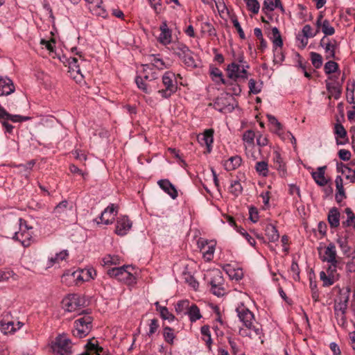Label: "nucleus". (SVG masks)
Masks as SVG:
<instances>
[{
    "instance_id": "1",
    "label": "nucleus",
    "mask_w": 355,
    "mask_h": 355,
    "mask_svg": "<svg viewBox=\"0 0 355 355\" xmlns=\"http://www.w3.org/2000/svg\"><path fill=\"white\" fill-rule=\"evenodd\" d=\"M80 318L74 321L72 333L75 337L82 338L87 336L92 329L93 318L85 311L78 313Z\"/></svg>"
},
{
    "instance_id": "2",
    "label": "nucleus",
    "mask_w": 355,
    "mask_h": 355,
    "mask_svg": "<svg viewBox=\"0 0 355 355\" xmlns=\"http://www.w3.org/2000/svg\"><path fill=\"white\" fill-rule=\"evenodd\" d=\"M162 80L164 88L159 89L158 93L162 98H168L178 90L175 74L171 71H166L162 76Z\"/></svg>"
},
{
    "instance_id": "3",
    "label": "nucleus",
    "mask_w": 355,
    "mask_h": 355,
    "mask_svg": "<svg viewBox=\"0 0 355 355\" xmlns=\"http://www.w3.org/2000/svg\"><path fill=\"white\" fill-rule=\"evenodd\" d=\"M76 54L79 55V58L70 57L67 60L69 72L70 73V76L76 82H81L83 79V75L81 72V67H85L87 63V61L83 58L80 52H76Z\"/></svg>"
},
{
    "instance_id": "4",
    "label": "nucleus",
    "mask_w": 355,
    "mask_h": 355,
    "mask_svg": "<svg viewBox=\"0 0 355 355\" xmlns=\"http://www.w3.org/2000/svg\"><path fill=\"white\" fill-rule=\"evenodd\" d=\"M32 227H28L25 220L19 219V231L16 232L12 237L14 240L18 241L22 246L28 247L33 240Z\"/></svg>"
},
{
    "instance_id": "5",
    "label": "nucleus",
    "mask_w": 355,
    "mask_h": 355,
    "mask_svg": "<svg viewBox=\"0 0 355 355\" xmlns=\"http://www.w3.org/2000/svg\"><path fill=\"white\" fill-rule=\"evenodd\" d=\"M52 349L55 355H71L72 354L71 340L65 335H59L56 337Z\"/></svg>"
},
{
    "instance_id": "6",
    "label": "nucleus",
    "mask_w": 355,
    "mask_h": 355,
    "mask_svg": "<svg viewBox=\"0 0 355 355\" xmlns=\"http://www.w3.org/2000/svg\"><path fill=\"white\" fill-rule=\"evenodd\" d=\"M239 334L242 337H248L250 339L259 340L261 344L263 343V339L262 338L263 336V329L261 325L257 322H253V323L250 324L249 328L246 327H240Z\"/></svg>"
},
{
    "instance_id": "7",
    "label": "nucleus",
    "mask_w": 355,
    "mask_h": 355,
    "mask_svg": "<svg viewBox=\"0 0 355 355\" xmlns=\"http://www.w3.org/2000/svg\"><path fill=\"white\" fill-rule=\"evenodd\" d=\"M128 266L112 268L107 270V275L111 277H115L119 281L123 282L127 284H131L135 282V277L133 275L127 270Z\"/></svg>"
},
{
    "instance_id": "8",
    "label": "nucleus",
    "mask_w": 355,
    "mask_h": 355,
    "mask_svg": "<svg viewBox=\"0 0 355 355\" xmlns=\"http://www.w3.org/2000/svg\"><path fill=\"white\" fill-rule=\"evenodd\" d=\"M249 64H239L235 62H232L227 66V71L228 77L234 80L237 79L245 80L248 78L247 69H249Z\"/></svg>"
},
{
    "instance_id": "9",
    "label": "nucleus",
    "mask_w": 355,
    "mask_h": 355,
    "mask_svg": "<svg viewBox=\"0 0 355 355\" xmlns=\"http://www.w3.org/2000/svg\"><path fill=\"white\" fill-rule=\"evenodd\" d=\"M62 307L68 312L76 311L85 304L84 299L78 294H71L62 302Z\"/></svg>"
},
{
    "instance_id": "10",
    "label": "nucleus",
    "mask_w": 355,
    "mask_h": 355,
    "mask_svg": "<svg viewBox=\"0 0 355 355\" xmlns=\"http://www.w3.org/2000/svg\"><path fill=\"white\" fill-rule=\"evenodd\" d=\"M236 311L239 320L243 323V327L249 328L251 323L255 322L254 315L245 306L241 305L236 308Z\"/></svg>"
},
{
    "instance_id": "11",
    "label": "nucleus",
    "mask_w": 355,
    "mask_h": 355,
    "mask_svg": "<svg viewBox=\"0 0 355 355\" xmlns=\"http://www.w3.org/2000/svg\"><path fill=\"white\" fill-rule=\"evenodd\" d=\"M132 226V222L127 216H121L117 218L116 222L115 233L119 236H125Z\"/></svg>"
},
{
    "instance_id": "12",
    "label": "nucleus",
    "mask_w": 355,
    "mask_h": 355,
    "mask_svg": "<svg viewBox=\"0 0 355 355\" xmlns=\"http://www.w3.org/2000/svg\"><path fill=\"white\" fill-rule=\"evenodd\" d=\"M118 206L114 204H110L104 211L101 213L100 220H96L97 224L103 223L105 225H110L113 223L114 216L117 214Z\"/></svg>"
},
{
    "instance_id": "13",
    "label": "nucleus",
    "mask_w": 355,
    "mask_h": 355,
    "mask_svg": "<svg viewBox=\"0 0 355 355\" xmlns=\"http://www.w3.org/2000/svg\"><path fill=\"white\" fill-rule=\"evenodd\" d=\"M320 46L324 49V52L326 53L325 58L327 60L335 58L336 48L337 46L336 40H331L324 36L320 42Z\"/></svg>"
},
{
    "instance_id": "14",
    "label": "nucleus",
    "mask_w": 355,
    "mask_h": 355,
    "mask_svg": "<svg viewBox=\"0 0 355 355\" xmlns=\"http://www.w3.org/2000/svg\"><path fill=\"white\" fill-rule=\"evenodd\" d=\"M214 133L213 129H207L202 134L198 135V141L201 146H206L207 152L209 153L211 151L212 144L214 141Z\"/></svg>"
},
{
    "instance_id": "15",
    "label": "nucleus",
    "mask_w": 355,
    "mask_h": 355,
    "mask_svg": "<svg viewBox=\"0 0 355 355\" xmlns=\"http://www.w3.org/2000/svg\"><path fill=\"white\" fill-rule=\"evenodd\" d=\"M159 30L161 33L157 38L159 42L163 45L169 44L172 40V31L168 27L166 21H162Z\"/></svg>"
},
{
    "instance_id": "16",
    "label": "nucleus",
    "mask_w": 355,
    "mask_h": 355,
    "mask_svg": "<svg viewBox=\"0 0 355 355\" xmlns=\"http://www.w3.org/2000/svg\"><path fill=\"white\" fill-rule=\"evenodd\" d=\"M159 187L170 197L175 200L178 196V191L175 186L167 179L160 180L157 182Z\"/></svg>"
},
{
    "instance_id": "17",
    "label": "nucleus",
    "mask_w": 355,
    "mask_h": 355,
    "mask_svg": "<svg viewBox=\"0 0 355 355\" xmlns=\"http://www.w3.org/2000/svg\"><path fill=\"white\" fill-rule=\"evenodd\" d=\"M24 326L21 322H17L16 324L13 321H1L0 329L1 331L5 334H14L17 330L20 329Z\"/></svg>"
},
{
    "instance_id": "18",
    "label": "nucleus",
    "mask_w": 355,
    "mask_h": 355,
    "mask_svg": "<svg viewBox=\"0 0 355 355\" xmlns=\"http://www.w3.org/2000/svg\"><path fill=\"white\" fill-rule=\"evenodd\" d=\"M334 134L336 135L337 145H345L348 143L349 140L347 137V131L341 123H337L335 124Z\"/></svg>"
},
{
    "instance_id": "19",
    "label": "nucleus",
    "mask_w": 355,
    "mask_h": 355,
    "mask_svg": "<svg viewBox=\"0 0 355 355\" xmlns=\"http://www.w3.org/2000/svg\"><path fill=\"white\" fill-rule=\"evenodd\" d=\"M15 90L13 82L11 79L0 76V96H8Z\"/></svg>"
},
{
    "instance_id": "20",
    "label": "nucleus",
    "mask_w": 355,
    "mask_h": 355,
    "mask_svg": "<svg viewBox=\"0 0 355 355\" xmlns=\"http://www.w3.org/2000/svg\"><path fill=\"white\" fill-rule=\"evenodd\" d=\"M146 60L148 62V64H151V67L153 69L157 68L159 70H163L169 67V65L165 63V62L160 58L159 55H148L146 58Z\"/></svg>"
},
{
    "instance_id": "21",
    "label": "nucleus",
    "mask_w": 355,
    "mask_h": 355,
    "mask_svg": "<svg viewBox=\"0 0 355 355\" xmlns=\"http://www.w3.org/2000/svg\"><path fill=\"white\" fill-rule=\"evenodd\" d=\"M323 16L322 15H320L318 17L316 21V26L318 28L321 27L322 33L324 34V36L332 35L335 33L334 28L331 26L330 22L327 19H324L322 21Z\"/></svg>"
},
{
    "instance_id": "22",
    "label": "nucleus",
    "mask_w": 355,
    "mask_h": 355,
    "mask_svg": "<svg viewBox=\"0 0 355 355\" xmlns=\"http://www.w3.org/2000/svg\"><path fill=\"white\" fill-rule=\"evenodd\" d=\"M340 213L337 207L329 209L327 215L328 223L332 229L337 228L340 225Z\"/></svg>"
},
{
    "instance_id": "23",
    "label": "nucleus",
    "mask_w": 355,
    "mask_h": 355,
    "mask_svg": "<svg viewBox=\"0 0 355 355\" xmlns=\"http://www.w3.org/2000/svg\"><path fill=\"white\" fill-rule=\"evenodd\" d=\"M335 183L337 190V192L335 196V199L338 203H340L343 201V199L346 198L347 197L343 188V181L341 176H336Z\"/></svg>"
},
{
    "instance_id": "24",
    "label": "nucleus",
    "mask_w": 355,
    "mask_h": 355,
    "mask_svg": "<svg viewBox=\"0 0 355 355\" xmlns=\"http://www.w3.org/2000/svg\"><path fill=\"white\" fill-rule=\"evenodd\" d=\"M326 166H320L317 171L312 172L311 176L317 184L319 186H324L327 184L328 180L324 177Z\"/></svg>"
},
{
    "instance_id": "25",
    "label": "nucleus",
    "mask_w": 355,
    "mask_h": 355,
    "mask_svg": "<svg viewBox=\"0 0 355 355\" xmlns=\"http://www.w3.org/2000/svg\"><path fill=\"white\" fill-rule=\"evenodd\" d=\"M142 73L140 77H143L146 81H152L157 78V73L154 71L150 64H142Z\"/></svg>"
},
{
    "instance_id": "26",
    "label": "nucleus",
    "mask_w": 355,
    "mask_h": 355,
    "mask_svg": "<svg viewBox=\"0 0 355 355\" xmlns=\"http://www.w3.org/2000/svg\"><path fill=\"white\" fill-rule=\"evenodd\" d=\"M241 162L242 159L240 156H233L225 162L224 167L228 171H234L240 166Z\"/></svg>"
},
{
    "instance_id": "27",
    "label": "nucleus",
    "mask_w": 355,
    "mask_h": 355,
    "mask_svg": "<svg viewBox=\"0 0 355 355\" xmlns=\"http://www.w3.org/2000/svg\"><path fill=\"white\" fill-rule=\"evenodd\" d=\"M230 103L228 102V99L224 97L217 98L214 103V107L221 112H225L227 110H233L234 106L230 108Z\"/></svg>"
},
{
    "instance_id": "28",
    "label": "nucleus",
    "mask_w": 355,
    "mask_h": 355,
    "mask_svg": "<svg viewBox=\"0 0 355 355\" xmlns=\"http://www.w3.org/2000/svg\"><path fill=\"white\" fill-rule=\"evenodd\" d=\"M266 236L270 242L277 241L279 234L276 227L272 224H268L265 228Z\"/></svg>"
},
{
    "instance_id": "29",
    "label": "nucleus",
    "mask_w": 355,
    "mask_h": 355,
    "mask_svg": "<svg viewBox=\"0 0 355 355\" xmlns=\"http://www.w3.org/2000/svg\"><path fill=\"white\" fill-rule=\"evenodd\" d=\"M180 60L184 62L187 67L190 69H195L198 67V64L193 57V53L190 50L186 53Z\"/></svg>"
},
{
    "instance_id": "30",
    "label": "nucleus",
    "mask_w": 355,
    "mask_h": 355,
    "mask_svg": "<svg viewBox=\"0 0 355 355\" xmlns=\"http://www.w3.org/2000/svg\"><path fill=\"white\" fill-rule=\"evenodd\" d=\"M337 256L336 245L333 243H330L324 250V255L322 258V261L327 263L335 259Z\"/></svg>"
},
{
    "instance_id": "31",
    "label": "nucleus",
    "mask_w": 355,
    "mask_h": 355,
    "mask_svg": "<svg viewBox=\"0 0 355 355\" xmlns=\"http://www.w3.org/2000/svg\"><path fill=\"white\" fill-rule=\"evenodd\" d=\"M187 315L189 316V320L191 322H195L202 318L200 309L198 307V306L195 304H192L191 305H190L189 309H188V311L187 313Z\"/></svg>"
},
{
    "instance_id": "32",
    "label": "nucleus",
    "mask_w": 355,
    "mask_h": 355,
    "mask_svg": "<svg viewBox=\"0 0 355 355\" xmlns=\"http://www.w3.org/2000/svg\"><path fill=\"white\" fill-rule=\"evenodd\" d=\"M190 306V302L187 300H180L175 306L178 315H186Z\"/></svg>"
},
{
    "instance_id": "33",
    "label": "nucleus",
    "mask_w": 355,
    "mask_h": 355,
    "mask_svg": "<svg viewBox=\"0 0 355 355\" xmlns=\"http://www.w3.org/2000/svg\"><path fill=\"white\" fill-rule=\"evenodd\" d=\"M68 257L67 250H62L57 253L54 257L49 259L46 264L47 268L52 267L55 263H58L60 261L64 260Z\"/></svg>"
},
{
    "instance_id": "34",
    "label": "nucleus",
    "mask_w": 355,
    "mask_h": 355,
    "mask_svg": "<svg viewBox=\"0 0 355 355\" xmlns=\"http://www.w3.org/2000/svg\"><path fill=\"white\" fill-rule=\"evenodd\" d=\"M209 283L211 287L223 285L224 279L221 272L219 270H216L212 272Z\"/></svg>"
},
{
    "instance_id": "35",
    "label": "nucleus",
    "mask_w": 355,
    "mask_h": 355,
    "mask_svg": "<svg viewBox=\"0 0 355 355\" xmlns=\"http://www.w3.org/2000/svg\"><path fill=\"white\" fill-rule=\"evenodd\" d=\"M277 8H279L282 10H284L280 0H264L263 6V11L267 10L271 12Z\"/></svg>"
},
{
    "instance_id": "36",
    "label": "nucleus",
    "mask_w": 355,
    "mask_h": 355,
    "mask_svg": "<svg viewBox=\"0 0 355 355\" xmlns=\"http://www.w3.org/2000/svg\"><path fill=\"white\" fill-rule=\"evenodd\" d=\"M345 214H347V218L346 220L343 221L342 225L343 227H347L352 226L354 229H355V214L351 208H346L345 210Z\"/></svg>"
},
{
    "instance_id": "37",
    "label": "nucleus",
    "mask_w": 355,
    "mask_h": 355,
    "mask_svg": "<svg viewBox=\"0 0 355 355\" xmlns=\"http://www.w3.org/2000/svg\"><path fill=\"white\" fill-rule=\"evenodd\" d=\"M157 310L159 311L160 315L164 320L171 322L175 320V316L171 313L166 306H162L158 302L155 303Z\"/></svg>"
},
{
    "instance_id": "38",
    "label": "nucleus",
    "mask_w": 355,
    "mask_h": 355,
    "mask_svg": "<svg viewBox=\"0 0 355 355\" xmlns=\"http://www.w3.org/2000/svg\"><path fill=\"white\" fill-rule=\"evenodd\" d=\"M229 191L234 197H238L239 195H241L243 191V187L240 181L238 180H232L230 187L229 188Z\"/></svg>"
},
{
    "instance_id": "39",
    "label": "nucleus",
    "mask_w": 355,
    "mask_h": 355,
    "mask_svg": "<svg viewBox=\"0 0 355 355\" xmlns=\"http://www.w3.org/2000/svg\"><path fill=\"white\" fill-rule=\"evenodd\" d=\"M200 250L206 261H211L212 259L215 250V248L213 245L206 243V245L202 246Z\"/></svg>"
},
{
    "instance_id": "40",
    "label": "nucleus",
    "mask_w": 355,
    "mask_h": 355,
    "mask_svg": "<svg viewBox=\"0 0 355 355\" xmlns=\"http://www.w3.org/2000/svg\"><path fill=\"white\" fill-rule=\"evenodd\" d=\"M273 161L275 168L284 174L286 173L285 164L280 154L277 151L274 153Z\"/></svg>"
},
{
    "instance_id": "41",
    "label": "nucleus",
    "mask_w": 355,
    "mask_h": 355,
    "mask_svg": "<svg viewBox=\"0 0 355 355\" xmlns=\"http://www.w3.org/2000/svg\"><path fill=\"white\" fill-rule=\"evenodd\" d=\"M348 297H346L344 300H340L334 305L335 315H345L347 308Z\"/></svg>"
},
{
    "instance_id": "42",
    "label": "nucleus",
    "mask_w": 355,
    "mask_h": 355,
    "mask_svg": "<svg viewBox=\"0 0 355 355\" xmlns=\"http://www.w3.org/2000/svg\"><path fill=\"white\" fill-rule=\"evenodd\" d=\"M200 332L202 336V340L206 343V345L210 349L212 344V339L211 338L209 327L208 325L202 326L200 329Z\"/></svg>"
},
{
    "instance_id": "43",
    "label": "nucleus",
    "mask_w": 355,
    "mask_h": 355,
    "mask_svg": "<svg viewBox=\"0 0 355 355\" xmlns=\"http://www.w3.org/2000/svg\"><path fill=\"white\" fill-rule=\"evenodd\" d=\"M102 4L103 3H96L92 6H89V9L93 15L105 18L107 14Z\"/></svg>"
},
{
    "instance_id": "44",
    "label": "nucleus",
    "mask_w": 355,
    "mask_h": 355,
    "mask_svg": "<svg viewBox=\"0 0 355 355\" xmlns=\"http://www.w3.org/2000/svg\"><path fill=\"white\" fill-rule=\"evenodd\" d=\"M255 133L251 130H246L243 135V141L245 144V146H253L254 141Z\"/></svg>"
},
{
    "instance_id": "45",
    "label": "nucleus",
    "mask_w": 355,
    "mask_h": 355,
    "mask_svg": "<svg viewBox=\"0 0 355 355\" xmlns=\"http://www.w3.org/2000/svg\"><path fill=\"white\" fill-rule=\"evenodd\" d=\"M267 118L268 119L269 123L272 125L273 129L272 131L276 134L280 135V132L282 130V125L278 121L277 118L271 114H268Z\"/></svg>"
},
{
    "instance_id": "46",
    "label": "nucleus",
    "mask_w": 355,
    "mask_h": 355,
    "mask_svg": "<svg viewBox=\"0 0 355 355\" xmlns=\"http://www.w3.org/2000/svg\"><path fill=\"white\" fill-rule=\"evenodd\" d=\"M174 53L180 59L186 53L190 51L189 48L184 44L178 43L173 48Z\"/></svg>"
},
{
    "instance_id": "47",
    "label": "nucleus",
    "mask_w": 355,
    "mask_h": 355,
    "mask_svg": "<svg viewBox=\"0 0 355 355\" xmlns=\"http://www.w3.org/2000/svg\"><path fill=\"white\" fill-rule=\"evenodd\" d=\"M336 242L344 254H347L350 251L351 248L348 245L347 237H338Z\"/></svg>"
},
{
    "instance_id": "48",
    "label": "nucleus",
    "mask_w": 355,
    "mask_h": 355,
    "mask_svg": "<svg viewBox=\"0 0 355 355\" xmlns=\"http://www.w3.org/2000/svg\"><path fill=\"white\" fill-rule=\"evenodd\" d=\"M145 79L143 77L137 76L135 78L136 84L141 90H142L146 94H150L151 92V89L148 86V85L145 82Z\"/></svg>"
},
{
    "instance_id": "49",
    "label": "nucleus",
    "mask_w": 355,
    "mask_h": 355,
    "mask_svg": "<svg viewBox=\"0 0 355 355\" xmlns=\"http://www.w3.org/2000/svg\"><path fill=\"white\" fill-rule=\"evenodd\" d=\"M236 80H227V84H224L230 91L232 92L233 95L239 96L241 93V88L239 85L236 83Z\"/></svg>"
},
{
    "instance_id": "50",
    "label": "nucleus",
    "mask_w": 355,
    "mask_h": 355,
    "mask_svg": "<svg viewBox=\"0 0 355 355\" xmlns=\"http://www.w3.org/2000/svg\"><path fill=\"white\" fill-rule=\"evenodd\" d=\"M272 33L273 36V45L276 47L281 48L283 45V41L279 29L277 27H273L272 28Z\"/></svg>"
},
{
    "instance_id": "51",
    "label": "nucleus",
    "mask_w": 355,
    "mask_h": 355,
    "mask_svg": "<svg viewBox=\"0 0 355 355\" xmlns=\"http://www.w3.org/2000/svg\"><path fill=\"white\" fill-rule=\"evenodd\" d=\"M148 2L155 14L159 15L164 10L162 0H148Z\"/></svg>"
},
{
    "instance_id": "52",
    "label": "nucleus",
    "mask_w": 355,
    "mask_h": 355,
    "mask_svg": "<svg viewBox=\"0 0 355 355\" xmlns=\"http://www.w3.org/2000/svg\"><path fill=\"white\" fill-rule=\"evenodd\" d=\"M163 336L165 341L169 344L173 343L175 335L173 329L169 327H165L163 329Z\"/></svg>"
},
{
    "instance_id": "53",
    "label": "nucleus",
    "mask_w": 355,
    "mask_h": 355,
    "mask_svg": "<svg viewBox=\"0 0 355 355\" xmlns=\"http://www.w3.org/2000/svg\"><path fill=\"white\" fill-rule=\"evenodd\" d=\"M255 168L257 172L263 176H266L268 173V163L265 161L256 163Z\"/></svg>"
},
{
    "instance_id": "54",
    "label": "nucleus",
    "mask_w": 355,
    "mask_h": 355,
    "mask_svg": "<svg viewBox=\"0 0 355 355\" xmlns=\"http://www.w3.org/2000/svg\"><path fill=\"white\" fill-rule=\"evenodd\" d=\"M310 55L312 64L314 66V67L316 69L320 68L322 65V55L315 52H311Z\"/></svg>"
},
{
    "instance_id": "55",
    "label": "nucleus",
    "mask_w": 355,
    "mask_h": 355,
    "mask_svg": "<svg viewBox=\"0 0 355 355\" xmlns=\"http://www.w3.org/2000/svg\"><path fill=\"white\" fill-rule=\"evenodd\" d=\"M248 9L254 14L259 11L260 5L257 0H245Z\"/></svg>"
},
{
    "instance_id": "56",
    "label": "nucleus",
    "mask_w": 355,
    "mask_h": 355,
    "mask_svg": "<svg viewBox=\"0 0 355 355\" xmlns=\"http://www.w3.org/2000/svg\"><path fill=\"white\" fill-rule=\"evenodd\" d=\"M67 207L68 201L62 200L55 207L53 212L57 216H60L61 214L67 211Z\"/></svg>"
},
{
    "instance_id": "57",
    "label": "nucleus",
    "mask_w": 355,
    "mask_h": 355,
    "mask_svg": "<svg viewBox=\"0 0 355 355\" xmlns=\"http://www.w3.org/2000/svg\"><path fill=\"white\" fill-rule=\"evenodd\" d=\"M338 69V64L332 60H329L325 63L324 70L327 74H330L337 71Z\"/></svg>"
},
{
    "instance_id": "58",
    "label": "nucleus",
    "mask_w": 355,
    "mask_h": 355,
    "mask_svg": "<svg viewBox=\"0 0 355 355\" xmlns=\"http://www.w3.org/2000/svg\"><path fill=\"white\" fill-rule=\"evenodd\" d=\"M210 73L211 76H212V78L214 81L217 82L216 78H218L221 83L227 84V80L223 78L222 71L218 68H213L211 70Z\"/></svg>"
},
{
    "instance_id": "59",
    "label": "nucleus",
    "mask_w": 355,
    "mask_h": 355,
    "mask_svg": "<svg viewBox=\"0 0 355 355\" xmlns=\"http://www.w3.org/2000/svg\"><path fill=\"white\" fill-rule=\"evenodd\" d=\"M320 279L323 282V285L324 286H329L334 284L335 279L334 277L328 275L324 271L320 272Z\"/></svg>"
},
{
    "instance_id": "60",
    "label": "nucleus",
    "mask_w": 355,
    "mask_h": 355,
    "mask_svg": "<svg viewBox=\"0 0 355 355\" xmlns=\"http://www.w3.org/2000/svg\"><path fill=\"white\" fill-rule=\"evenodd\" d=\"M248 85L250 93L257 94L261 91V83L258 85L256 80L252 78L249 80Z\"/></svg>"
},
{
    "instance_id": "61",
    "label": "nucleus",
    "mask_w": 355,
    "mask_h": 355,
    "mask_svg": "<svg viewBox=\"0 0 355 355\" xmlns=\"http://www.w3.org/2000/svg\"><path fill=\"white\" fill-rule=\"evenodd\" d=\"M291 272H292V277L295 281H300V268L296 261H293L291 266Z\"/></svg>"
},
{
    "instance_id": "62",
    "label": "nucleus",
    "mask_w": 355,
    "mask_h": 355,
    "mask_svg": "<svg viewBox=\"0 0 355 355\" xmlns=\"http://www.w3.org/2000/svg\"><path fill=\"white\" fill-rule=\"evenodd\" d=\"M119 259L117 256L107 254L103 259V262L104 266L116 265L119 263Z\"/></svg>"
},
{
    "instance_id": "63",
    "label": "nucleus",
    "mask_w": 355,
    "mask_h": 355,
    "mask_svg": "<svg viewBox=\"0 0 355 355\" xmlns=\"http://www.w3.org/2000/svg\"><path fill=\"white\" fill-rule=\"evenodd\" d=\"M35 164V160H31L30 162L25 164H21L19 165H15V166L20 168L21 171H25L29 173Z\"/></svg>"
},
{
    "instance_id": "64",
    "label": "nucleus",
    "mask_w": 355,
    "mask_h": 355,
    "mask_svg": "<svg viewBox=\"0 0 355 355\" xmlns=\"http://www.w3.org/2000/svg\"><path fill=\"white\" fill-rule=\"evenodd\" d=\"M159 327L158 320L157 319H153L150 320L149 324V331L148 332V336H151L153 334L156 332Z\"/></svg>"
}]
</instances>
